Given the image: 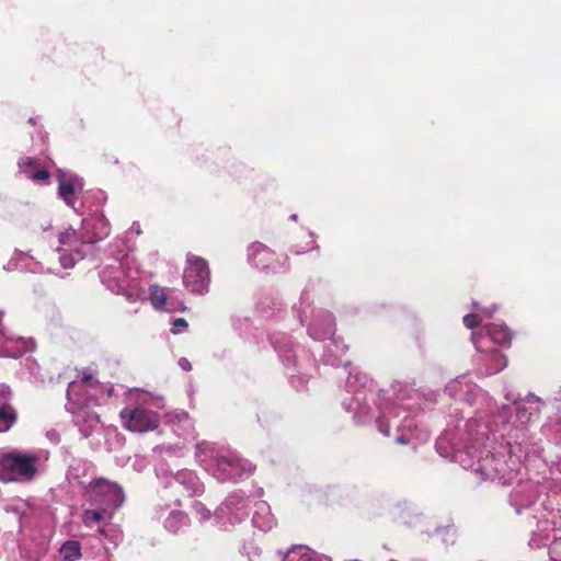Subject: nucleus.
<instances>
[{
  "label": "nucleus",
  "instance_id": "f257e3e1",
  "mask_svg": "<svg viewBox=\"0 0 561 561\" xmlns=\"http://www.w3.org/2000/svg\"><path fill=\"white\" fill-rule=\"evenodd\" d=\"M345 389L351 397L343 400V407L353 413L357 424H366L375 419L378 431L385 436H389L391 426L407 432L416 427L411 415L420 410L421 396L416 389L398 383L393 387V402L387 392L380 391L375 401L377 414L366 404L368 394L374 397L373 382L366 374L350 371Z\"/></svg>",
  "mask_w": 561,
  "mask_h": 561
},
{
  "label": "nucleus",
  "instance_id": "7c9ffc66",
  "mask_svg": "<svg viewBox=\"0 0 561 561\" xmlns=\"http://www.w3.org/2000/svg\"><path fill=\"white\" fill-rule=\"evenodd\" d=\"M484 353L486 354L484 359L488 360V364L481 374L493 375L506 367L507 359L497 350L489 347V351Z\"/></svg>",
  "mask_w": 561,
  "mask_h": 561
},
{
  "label": "nucleus",
  "instance_id": "c85d7f7f",
  "mask_svg": "<svg viewBox=\"0 0 561 561\" xmlns=\"http://www.w3.org/2000/svg\"><path fill=\"white\" fill-rule=\"evenodd\" d=\"M8 270L20 268L32 273H39L43 271L42 265L34 260L33 256L27 253L16 251L12 261L8 264Z\"/></svg>",
  "mask_w": 561,
  "mask_h": 561
},
{
  "label": "nucleus",
  "instance_id": "a18cd8bd",
  "mask_svg": "<svg viewBox=\"0 0 561 561\" xmlns=\"http://www.w3.org/2000/svg\"><path fill=\"white\" fill-rule=\"evenodd\" d=\"M78 470L77 467H71L70 471H69V479L70 480H78V474L76 473Z\"/></svg>",
  "mask_w": 561,
  "mask_h": 561
},
{
  "label": "nucleus",
  "instance_id": "ea45409f",
  "mask_svg": "<svg viewBox=\"0 0 561 561\" xmlns=\"http://www.w3.org/2000/svg\"><path fill=\"white\" fill-rule=\"evenodd\" d=\"M463 324L468 329H473L479 324V317L476 313H469L463 317Z\"/></svg>",
  "mask_w": 561,
  "mask_h": 561
},
{
  "label": "nucleus",
  "instance_id": "79ce46f5",
  "mask_svg": "<svg viewBox=\"0 0 561 561\" xmlns=\"http://www.w3.org/2000/svg\"><path fill=\"white\" fill-rule=\"evenodd\" d=\"M178 364L185 371H190L192 369V365H191L190 360L185 357H181L179 359Z\"/></svg>",
  "mask_w": 561,
  "mask_h": 561
},
{
  "label": "nucleus",
  "instance_id": "473e14b6",
  "mask_svg": "<svg viewBox=\"0 0 561 561\" xmlns=\"http://www.w3.org/2000/svg\"><path fill=\"white\" fill-rule=\"evenodd\" d=\"M98 508L93 510H84L82 513V523L87 527H93L100 524L103 519H111L112 512L103 508L101 506H96Z\"/></svg>",
  "mask_w": 561,
  "mask_h": 561
},
{
  "label": "nucleus",
  "instance_id": "2f4dec72",
  "mask_svg": "<svg viewBox=\"0 0 561 561\" xmlns=\"http://www.w3.org/2000/svg\"><path fill=\"white\" fill-rule=\"evenodd\" d=\"M347 351V345L340 343L337 340H331L327 346V351L322 356V360L332 366H337L341 363V357Z\"/></svg>",
  "mask_w": 561,
  "mask_h": 561
},
{
  "label": "nucleus",
  "instance_id": "412c9836",
  "mask_svg": "<svg viewBox=\"0 0 561 561\" xmlns=\"http://www.w3.org/2000/svg\"><path fill=\"white\" fill-rule=\"evenodd\" d=\"M156 518L162 520L163 527L171 534H179L190 526V518L186 513L179 510H169L159 505L156 508Z\"/></svg>",
  "mask_w": 561,
  "mask_h": 561
},
{
  "label": "nucleus",
  "instance_id": "e433bc0d",
  "mask_svg": "<svg viewBox=\"0 0 561 561\" xmlns=\"http://www.w3.org/2000/svg\"><path fill=\"white\" fill-rule=\"evenodd\" d=\"M308 300H309V293H308L307 289H305L301 293L300 300H299V306H295L294 307V310L297 313L298 319H299L301 324L305 323V318L307 317L306 316V310H302L301 308H302L304 305H307Z\"/></svg>",
  "mask_w": 561,
  "mask_h": 561
},
{
  "label": "nucleus",
  "instance_id": "b1692460",
  "mask_svg": "<svg viewBox=\"0 0 561 561\" xmlns=\"http://www.w3.org/2000/svg\"><path fill=\"white\" fill-rule=\"evenodd\" d=\"M18 165L20 172L34 182H47L50 178V174L47 170L48 162L38 158H21Z\"/></svg>",
  "mask_w": 561,
  "mask_h": 561
},
{
  "label": "nucleus",
  "instance_id": "c756f323",
  "mask_svg": "<svg viewBox=\"0 0 561 561\" xmlns=\"http://www.w3.org/2000/svg\"><path fill=\"white\" fill-rule=\"evenodd\" d=\"M106 201L107 195L104 191L96 190L85 193L82 199L83 213H90L93 210L103 211V206Z\"/></svg>",
  "mask_w": 561,
  "mask_h": 561
},
{
  "label": "nucleus",
  "instance_id": "37998d69",
  "mask_svg": "<svg viewBox=\"0 0 561 561\" xmlns=\"http://www.w3.org/2000/svg\"><path fill=\"white\" fill-rule=\"evenodd\" d=\"M412 439V436L410 435H407V434H402V435H399L397 436L396 440L399 443V444H409Z\"/></svg>",
  "mask_w": 561,
  "mask_h": 561
},
{
  "label": "nucleus",
  "instance_id": "423d86ee",
  "mask_svg": "<svg viewBox=\"0 0 561 561\" xmlns=\"http://www.w3.org/2000/svg\"><path fill=\"white\" fill-rule=\"evenodd\" d=\"M47 453H23L14 450L0 459V480L22 482L32 480L38 471L39 461H46Z\"/></svg>",
  "mask_w": 561,
  "mask_h": 561
},
{
  "label": "nucleus",
  "instance_id": "9b49d317",
  "mask_svg": "<svg viewBox=\"0 0 561 561\" xmlns=\"http://www.w3.org/2000/svg\"><path fill=\"white\" fill-rule=\"evenodd\" d=\"M123 426L135 433H145L158 427L159 419L157 413L144 407L124 408L119 412Z\"/></svg>",
  "mask_w": 561,
  "mask_h": 561
},
{
  "label": "nucleus",
  "instance_id": "ddd939ff",
  "mask_svg": "<svg viewBox=\"0 0 561 561\" xmlns=\"http://www.w3.org/2000/svg\"><path fill=\"white\" fill-rule=\"evenodd\" d=\"M164 489L182 488L187 496H199L204 493V483L192 470H180L176 473L159 474Z\"/></svg>",
  "mask_w": 561,
  "mask_h": 561
},
{
  "label": "nucleus",
  "instance_id": "5701e85b",
  "mask_svg": "<svg viewBox=\"0 0 561 561\" xmlns=\"http://www.w3.org/2000/svg\"><path fill=\"white\" fill-rule=\"evenodd\" d=\"M248 260L255 268L276 271V255L263 243L253 242L250 244L248 248Z\"/></svg>",
  "mask_w": 561,
  "mask_h": 561
},
{
  "label": "nucleus",
  "instance_id": "c9c22d12",
  "mask_svg": "<svg viewBox=\"0 0 561 561\" xmlns=\"http://www.w3.org/2000/svg\"><path fill=\"white\" fill-rule=\"evenodd\" d=\"M550 561H561V535L554 536L549 545Z\"/></svg>",
  "mask_w": 561,
  "mask_h": 561
},
{
  "label": "nucleus",
  "instance_id": "2eb2a0df",
  "mask_svg": "<svg viewBox=\"0 0 561 561\" xmlns=\"http://www.w3.org/2000/svg\"><path fill=\"white\" fill-rule=\"evenodd\" d=\"M512 334L504 324L492 323L483 328L479 333L472 334V341L479 353L488 352L491 343L496 345L510 344Z\"/></svg>",
  "mask_w": 561,
  "mask_h": 561
},
{
  "label": "nucleus",
  "instance_id": "f03ea898",
  "mask_svg": "<svg viewBox=\"0 0 561 561\" xmlns=\"http://www.w3.org/2000/svg\"><path fill=\"white\" fill-rule=\"evenodd\" d=\"M488 426L478 420L466 423L467 443L455 454V459L466 470L481 480L497 481L503 485L512 482L520 468L523 455L503 444L495 443L488 435Z\"/></svg>",
  "mask_w": 561,
  "mask_h": 561
},
{
  "label": "nucleus",
  "instance_id": "3c124183",
  "mask_svg": "<svg viewBox=\"0 0 561 561\" xmlns=\"http://www.w3.org/2000/svg\"><path fill=\"white\" fill-rule=\"evenodd\" d=\"M290 219H293V220H297V215H296V214H293V215L290 216Z\"/></svg>",
  "mask_w": 561,
  "mask_h": 561
},
{
  "label": "nucleus",
  "instance_id": "0eeeda50",
  "mask_svg": "<svg viewBox=\"0 0 561 561\" xmlns=\"http://www.w3.org/2000/svg\"><path fill=\"white\" fill-rule=\"evenodd\" d=\"M78 484L83 488V496L92 506H101L112 512L124 502L122 488L105 479H95L88 483L78 481Z\"/></svg>",
  "mask_w": 561,
  "mask_h": 561
},
{
  "label": "nucleus",
  "instance_id": "4c0bfd02",
  "mask_svg": "<svg viewBox=\"0 0 561 561\" xmlns=\"http://www.w3.org/2000/svg\"><path fill=\"white\" fill-rule=\"evenodd\" d=\"M193 510L196 513V515L199 516V519L202 522L208 520L211 516L210 510H208L205 504H203L199 501H194L193 503Z\"/></svg>",
  "mask_w": 561,
  "mask_h": 561
},
{
  "label": "nucleus",
  "instance_id": "cd10ccee",
  "mask_svg": "<svg viewBox=\"0 0 561 561\" xmlns=\"http://www.w3.org/2000/svg\"><path fill=\"white\" fill-rule=\"evenodd\" d=\"M254 527L267 531L274 526V517L268 504L264 501L255 503V511L252 517Z\"/></svg>",
  "mask_w": 561,
  "mask_h": 561
},
{
  "label": "nucleus",
  "instance_id": "f704fd0d",
  "mask_svg": "<svg viewBox=\"0 0 561 561\" xmlns=\"http://www.w3.org/2000/svg\"><path fill=\"white\" fill-rule=\"evenodd\" d=\"M81 558V545L76 540L66 541L59 549L60 561H78Z\"/></svg>",
  "mask_w": 561,
  "mask_h": 561
},
{
  "label": "nucleus",
  "instance_id": "9d476101",
  "mask_svg": "<svg viewBox=\"0 0 561 561\" xmlns=\"http://www.w3.org/2000/svg\"><path fill=\"white\" fill-rule=\"evenodd\" d=\"M210 272L207 262L199 257L187 256V265L183 274L184 286L194 294H206L209 288Z\"/></svg>",
  "mask_w": 561,
  "mask_h": 561
},
{
  "label": "nucleus",
  "instance_id": "72a5a7b5",
  "mask_svg": "<svg viewBox=\"0 0 561 561\" xmlns=\"http://www.w3.org/2000/svg\"><path fill=\"white\" fill-rule=\"evenodd\" d=\"M18 415L10 401L0 407V432L9 431L16 422Z\"/></svg>",
  "mask_w": 561,
  "mask_h": 561
},
{
  "label": "nucleus",
  "instance_id": "6ab92c4d",
  "mask_svg": "<svg viewBox=\"0 0 561 561\" xmlns=\"http://www.w3.org/2000/svg\"><path fill=\"white\" fill-rule=\"evenodd\" d=\"M250 502L244 492L234 491L229 494L219 508L222 516H227L230 523L243 520L249 515Z\"/></svg>",
  "mask_w": 561,
  "mask_h": 561
},
{
  "label": "nucleus",
  "instance_id": "1a4fd4ad",
  "mask_svg": "<svg viewBox=\"0 0 561 561\" xmlns=\"http://www.w3.org/2000/svg\"><path fill=\"white\" fill-rule=\"evenodd\" d=\"M84 232L68 228L58 237L59 262L64 268H71L75 264L85 256V248L93 244L91 241L84 240Z\"/></svg>",
  "mask_w": 561,
  "mask_h": 561
},
{
  "label": "nucleus",
  "instance_id": "393cba45",
  "mask_svg": "<svg viewBox=\"0 0 561 561\" xmlns=\"http://www.w3.org/2000/svg\"><path fill=\"white\" fill-rule=\"evenodd\" d=\"M272 344L285 366L296 365V352L299 348L286 333H277L271 337Z\"/></svg>",
  "mask_w": 561,
  "mask_h": 561
},
{
  "label": "nucleus",
  "instance_id": "20e7f679",
  "mask_svg": "<svg viewBox=\"0 0 561 561\" xmlns=\"http://www.w3.org/2000/svg\"><path fill=\"white\" fill-rule=\"evenodd\" d=\"M198 463L220 482H238L254 472V466L228 447L203 442L196 445Z\"/></svg>",
  "mask_w": 561,
  "mask_h": 561
},
{
  "label": "nucleus",
  "instance_id": "8fccbe9b",
  "mask_svg": "<svg viewBox=\"0 0 561 561\" xmlns=\"http://www.w3.org/2000/svg\"><path fill=\"white\" fill-rule=\"evenodd\" d=\"M28 123H30V124H32V125H35V119H34L33 117H31V118L28 119Z\"/></svg>",
  "mask_w": 561,
  "mask_h": 561
},
{
  "label": "nucleus",
  "instance_id": "39448f33",
  "mask_svg": "<svg viewBox=\"0 0 561 561\" xmlns=\"http://www.w3.org/2000/svg\"><path fill=\"white\" fill-rule=\"evenodd\" d=\"M139 273L134 257L124 254L103 266L100 278L111 291L123 294L128 301L135 302L141 299L145 294L139 285Z\"/></svg>",
  "mask_w": 561,
  "mask_h": 561
},
{
  "label": "nucleus",
  "instance_id": "09e8293b",
  "mask_svg": "<svg viewBox=\"0 0 561 561\" xmlns=\"http://www.w3.org/2000/svg\"><path fill=\"white\" fill-rule=\"evenodd\" d=\"M98 533L101 534V535H105V529L104 528H99Z\"/></svg>",
  "mask_w": 561,
  "mask_h": 561
},
{
  "label": "nucleus",
  "instance_id": "6e6552de",
  "mask_svg": "<svg viewBox=\"0 0 561 561\" xmlns=\"http://www.w3.org/2000/svg\"><path fill=\"white\" fill-rule=\"evenodd\" d=\"M112 394V388L101 385L91 375H83L80 379L69 383L67 389L68 403H75L81 399V407L100 405L102 401Z\"/></svg>",
  "mask_w": 561,
  "mask_h": 561
},
{
  "label": "nucleus",
  "instance_id": "a878e982",
  "mask_svg": "<svg viewBox=\"0 0 561 561\" xmlns=\"http://www.w3.org/2000/svg\"><path fill=\"white\" fill-rule=\"evenodd\" d=\"M170 422L172 423V431L179 437L184 439L194 438V423L187 412L181 411L172 415Z\"/></svg>",
  "mask_w": 561,
  "mask_h": 561
},
{
  "label": "nucleus",
  "instance_id": "4468645a",
  "mask_svg": "<svg viewBox=\"0 0 561 561\" xmlns=\"http://www.w3.org/2000/svg\"><path fill=\"white\" fill-rule=\"evenodd\" d=\"M76 211L82 216L80 229L84 232V240L94 244L110 236L111 225L103 211Z\"/></svg>",
  "mask_w": 561,
  "mask_h": 561
},
{
  "label": "nucleus",
  "instance_id": "bb28decb",
  "mask_svg": "<svg viewBox=\"0 0 561 561\" xmlns=\"http://www.w3.org/2000/svg\"><path fill=\"white\" fill-rule=\"evenodd\" d=\"M283 561H331V559L311 550L307 546L298 545L291 547L285 553Z\"/></svg>",
  "mask_w": 561,
  "mask_h": 561
},
{
  "label": "nucleus",
  "instance_id": "c03bdc74",
  "mask_svg": "<svg viewBox=\"0 0 561 561\" xmlns=\"http://www.w3.org/2000/svg\"><path fill=\"white\" fill-rule=\"evenodd\" d=\"M130 231L139 236L141 233L140 225L138 222H133Z\"/></svg>",
  "mask_w": 561,
  "mask_h": 561
},
{
  "label": "nucleus",
  "instance_id": "aec40b11",
  "mask_svg": "<svg viewBox=\"0 0 561 561\" xmlns=\"http://www.w3.org/2000/svg\"><path fill=\"white\" fill-rule=\"evenodd\" d=\"M150 300L152 306L159 310L169 312L185 310L183 301L178 297V291L174 289L152 285L150 287Z\"/></svg>",
  "mask_w": 561,
  "mask_h": 561
},
{
  "label": "nucleus",
  "instance_id": "49530a36",
  "mask_svg": "<svg viewBox=\"0 0 561 561\" xmlns=\"http://www.w3.org/2000/svg\"><path fill=\"white\" fill-rule=\"evenodd\" d=\"M494 311H495V308H493L492 310L485 309V310H483V313H485L488 317H490Z\"/></svg>",
  "mask_w": 561,
  "mask_h": 561
},
{
  "label": "nucleus",
  "instance_id": "58836bf2",
  "mask_svg": "<svg viewBox=\"0 0 561 561\" xmlns=\"http://www.w3.org/2000/svg\"><path fill=\"white\" fill-rule=\"evenodd\" d=\"M187 328V322L184 318H178L173 321L171 331L174 334L181 333L183 330Z\"/></svg>",
  "mask_w": 561,
  "mask_h": 561
},
{
  "label": "nucleus",
  "instance_id": "f3484780",
  "mask_svg": "<svg viewBox=\"0 0 561 561\" xmlns=\"http://www.w3.org/2000/svg\"><path fill=\"white\" fill-rule=\"evenodd\" d=\"M67 410L73 415V422L83 437L91 436L100 428V417L96 413L81 407V399L67 403Z\"/></svg>",
  "mask_w": 561,
  "mask_h": 561
},
{
  "label": "nucleus",
  "instance_id": "f8f14e48",
  "mask_svg": "<svg viewBox=\"0 0 561 561\" xmlns=\"http://www.w3.org/2000/svg\"><path fill=\"white\" fill-rule=\"evenodd\" d=\"M445 391L449 397L465 401L469 405H472L474 402L480 400L481 402H485L488 408H491L493 400L488 397L485 392L479 389L476 385L470 382L465 376L457 377L451 380L447 386Z\"/></svg>",
  "mask_w": 561,
  "mask_h": 561
},
{
  "label": "nucleus",
  "instance_id": "4be33fe9",
  "mask_svg": "<svg viewBox=\"0 0 561 561\" xmlns=\"http://www.w3.org/2000/svg\"><path fill=\"white\" fill-rule=\"evenodd\" d=\"M57 180L59 196L68 206L75 208L76 193L83 188V181L79 176L62 170H59Z\"/></svg>",
  "mask_w": 561,
  "mask_h": 561
},
{
  "label": "nucleus",
  "instance_id": "a211bd4d",
  "mask_svg": "<svg viewBox=\"0 0 561 561\" xmlns=\"http://www.w3.org/2000/svg\"><path fill=\"white\" fill-rule=\"evenodd\" d=\"M307 331L314 341H324L331 337L335 332L333 314L322 309L313 310Z\"/></svg>",
  "mask_w": 561,
  "mask_h": 561
},
{
  "label": "nucleus",
  "instance_id": "de8ad7c7",
  "mask_svg": "<svg viewBox=\"0 0 561 561\" xmlns=\"http://www.w3.org/2000/svg\"><path fill=\"white\" fill-rule=\"evenodd\" d=\"M173 502H174V504H175V505H178V506H180V505H181V500H180L179 497H175V499L173 500Z\"/></svg>",
  "mask_w": 561,
  "mask_h": 561
},
{
  "label": "nucleus",
  "instance_id": "dca6fc26",
  "mask_svg": "<svg viewBox=\"0 0 561 561\" xmlns=\"http://www.w3.org/2000/svg\"><path fill=\"white\" fill-rule=\"evenodd\" d=\"M542 491L538 481H519L510 495V502L515 507L517 514L523 508H527L535 503Z\"/></svg>",
  "mask_w": 561,
  "mask_h": 561
},
{
  "label": "nucleus",
  "instance_id": "a19ab883",
  "mask_svg": "<svg viewBox=\"0 0 561 561\" xmlns=\"http://www.w3.org/2000/svg\"><path fill=\"white\" fill-rule=\"evenodd\" d=\"M11 400V391L8 386L0 385V407Z\"/></svg>",
  "mask_w": 561,
  "mask_h": 561
},
{
  "label": "nucleus",
  "instance_id": "7ed1b4c3",
  "mask_svg": "<svg viewBox=\"0 0 561 561\" xmlns=\"http://www.w3.org/2000/svg\"><path fill=\"white\" fill-rule=\"evenodd\" d=\"M505 399L512 403L504 404L492 415L491 424L483 426H488V434L490 432L493 435L497 433L508 448L515 449L517 454L526 457L530 426L540 412L541 400L534 394L517 400L510 392L505 394Z\"/></svg>",
  "mask_w": 561,
  "mask_h": 561
}]
</instances>
